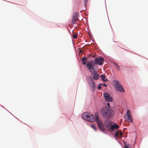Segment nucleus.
Instances as JSON below:
<instances>
[{
    "instance_id": "5701e85b",
    "label": "nucleus",
    "mask_w": 148,
    "mask_h": 148,
    "mask_svg": "<svg viewBox=\"0 0 148 148\" xmlns=\"http://www.w3.org/2000/svg\"><path fill=\"white\" fill-rule=\"evenodd\" d=\"M107 105L108 106V108H110V103H107Z\"/></svg>"
},
{
    "instance_id": "9d476101",
    "label": "nucleus",
    "mask_w": 148,
    "mask_h": 148,
    "mask_svg": "<svg viewBox=\"0 0 148 148\" xmlns=\"http://www.w3.org/2000/svg\"><path fill=\"white\" fill-rule=\"evenodd\" d=\"M119 127V126L118 124H115L114 125H111V127L109 128V130L111 131H112L114 130L117 129Z\"/></svg>"
},
{
    "instance_id": "2eb2a0df",
    "label": "nucleus",
    "mask_w": 148,
    "mask_h": 148,
    "mask_svg": "<svg viewBox=\"0 0 148 148\" xmlns=\"http://www.w3.org/2000/svg\"><path fill=\"white\" fill-rule=\"evenodd\" d=\"M86 60L87 59L86 57H84L82 59V64L84 65L86 64Z\"/></svg>"
},
{
    "instance_id": "6e6552de",
    "label": "nucleus",
    "mask_w": 148,
    "mask_h": 148,
    "mask_svg": "<svg viewBox=\"0 0 148 148\" xmlns=\"http://www.w3.org/2000/svg\"><path fill=\"white\" fill-rule=\"evenodd\" d=\"M103 58L101 57L95 59L94 63L95 64H98L99 65H102L103 63Z\"/></svg>"
},
{
    "instance_id": "a211bd4d",
    "label": "nucleus",
    "mask_w": 148,
    "mask_h": 148,
    "mask_svg": "<svg viewBox=\"0 0 148 148\" xmlns=\"http://www.w3.org/2000/svg\"><path fill=\"white\" fill-rule=\"evenodd\" d=\"M125 145L124 148H131V145L129 144H127L126 143H125Z\"/></svg>"
},
{
    "instance_id": "1a4fd4ad",
    "label": "nucleus",
    "mask_w": 148,
    "mask_h": 148,
    "mask_svg": "<svg viewBox=\"0 0 148 148\" xmlns=\"http://www.w3.org/2000/svg\"><path fill=\"white\" fill-rule=\"evenodd\" d=\"M91 74L93 75L92 76L93 78L95 80H97L99 77V75L97 74V72L96 71H94Z\"/></svg>"
},
{
    "instance_id": "f257e3e1",
    "label": "nucleus",
    "mask_w": 148,
    "mask_h": 148,
    "mask_svg": "<svg viewBox=\"0 0 148 148\" xmlns=\"http://www.w3.org/2000/svg\"><path fill=\"white\" fill-rule=\"evenodd\" d=\"M99 112L102 116L106 119H110L114 114L112 109L106 106L102 107L100 109Z\"/></svg>"
},
{
    "instance_id": "aec40b11",
    "label": "nucleus",
    "mask_w": 148,
    "mask_h": 148,
    "mask_svg": "<svg viewBox=\"0 0 148 148\" xmlns=\"http://www.w3.org/2000/svg\"><path fill=\"white\" fill-rule=\"evenodd\" d=\"M91 127L93 128L95 130H96V128L95 127V126L94 125H91Z\"/></svg>"
},
{
    "instance_id": "393cba45",
    "label": "nucleus",
    "mask_w": 148,
    "mask_h": 148,
    "mask_svg": "<svg viewBox=\"0 0 148 148\" xmlns=\"http://www.w3.org/2000/svg\"><path fill=\"white\" fill-rule=\"evenodd\" d=\"M84 2L86 4V3L87 2V0H84Z\"/></svg>"
},
{
    "instance_id": "4be33fe9",
    "label": "nucleus",
    "mask_w": 148,
    "mask_h": 148,
    "mask_svg": "<svg viewBox=\"0 0 148 148\" xmlns=\"http://www.w3.org/2000/svg\"><path fill=\"white\" fill-rule=\"evenodd\" d=\"M101 85H102L101 84H100L99 85V86L98 87V89H101L102 88L101 86Z\"/></svg>"
},
{
    "instance_id": "ddd939ff",
    "label": "nucleus",
    "mask_w": 148,
    "mask_h": 148,
    "mask_svg": "<svg viewBox=\"0 0 148 148\" xmlns=\"http://www.w3.org/2000/svg\"><path fill=\"white\" fill-rule=\"evenodd\" d=\"M126 114L127 116V118L129 120V121L132 122L133 121V119L131 115L130 111L129 110H127Z\"/></svg>"
},
{
    "instance_id": "7ed1b4c3",
    "label": "nucleus",
    "mask_w": 148,
    "mask_h": 148,
    "mask_svg": "<svg viewBox=\"0 0 148 148\" xmlns=\"http://www.w3.org/2000/svg\"><path fill=\"white\" fill-rule=\"evenodd\" d=\"M115 82L114 87L116 90L117 91L122 92H124V90L123 87L119 84L118 80H114Z\"/></svg>"
},
{
    "instance_id": "6ab92c4d",
    "label": "nucleus",
    "mask_w": 148,
    "mask_h": 148,
    "mask_svg": "<svg viewBox=\"0 0 148 148\" xmlns=\"http://www.w3.org/2000/svg\"><path fill=\"white\" fill-rule=\"evenodd\" d=\"M114 64L115 65V68L116 69L118 70H119L120 69V67L115 63Z\"/></svg>"
},
{
    "instance_id": "f3484780",
    "label": "nucleus",
    "mask_w": 148,
    "mask_h": 148,
    "mask_svg": "<svg viewBox=\"0 0 148 148\" xmlns=\"http://www.w3.org/2000/svg\"><path fill=\"white\" fill-rule=\"evenodd\" d=\"M100 77H101V78L102 79V80L103 81H104V82H106V81L108 80L107 79V78H106L105 79L106 77H105V75H101Z\"/></svg>"
},
{
    "instance_id": "a878e982",
    "label": "nucleus",
    "mask_w": 148,
    "mask_h": 148,
    "mask_svg": "<svg viewBox=\"0 0 148 148\" xmlns=\"http://www.w3.org/2000/svg\"><path fill=\"white\" fill-rule=\"evenodd\" d=\"M91 56V54H88V55H87V56L88 57L90 56Z\"/></svg>"
},
{
    "instance_id": "39448f33",
    "label": "nucleus",
    "mask_w": 148,
    "mask_h": 148,
    "mask_svg": "<svg viewBox=\"0 0 148 148\" xmlns=\"http://www.w3.org/2000/svg\"><path fill=\"white\" fill-rule=\"evenodd\" d=\"M96 121L97 122L99 128L101 131L103 132L104 131V126L103 122L100 119L95 120V121Z\"/></svg>"
},
{
    "instance_id": "0eeeda50",
    "label": "nucleus",
    "mask_w": 148,
    "mask_h": 148,
    "mask_svg": "<svg viewBox=\"0 0 148 148\" xmlns=\"http://www.w3.org/2000/svg\"><path fill=\"white\" fill-rule=\"evenodd\" d=\"M103 96L105 98V100L108 102H111L113 100V99L110 95L107 92H105L103 94Z\"/></svg>"
},
{
    "instance_id": "dca6fc26",
    "label": "nucleus",
    "mask_w": 148,
    "mask_h": 148,
    "mask_svg": "<svg viewBox=\"0 0 148 148\" xmlns=\"http://www.w3.org/2000/svg\"><path fill=\"white\" fill-rule=\"evenodd\" d=\"M95 118H94V119H95L94 121H95V120H96L97 119H100L99 118V117H98L99 114H98V112H96L95 113Z\"/></svg>"
},
{
    "instance_id": "f03ea898",
    "label": "nucleus",
    "mask_w": 148,
    "mask_h": 148,
    "mask_svg": "<svg viewBox=\"0 0 148 148\" xmlns=\"http://www.w3.org/2000/svg\"><path fill=\"white\" fill-rule=\"evenodd\" d=\"M82 118L86 121L92 122L95 121V116L90 113L84 112L82 115Z\"/></svg>"
},
{
    "instance_id": "b1692460",
    "label": "nucleus",
    "mask_w": 148,
    "mask_h": 148,
    "mask_svg": "<svg viewBox=\"0 0 148 148\" xmlns=\"http://www.w3.org/2000/svg\"><path fill=\"white\" fill-rule=\"evenodd\" d=\"M103 86H104L106 87L107 86V85L105 84H103Z\"/></svg>"
},
{
    "instance_id": "20e7f679",
    "label": "nucleus",
    "mask_w": 148,
    "mask_h": 148,
    "mask_svg": "<svg viewBox=\"0 0 148 148\" xmlns=\"http://www.w3.org/2000/svg\"><path fill=\"white\" fill-rule=\"evenodd\" d=\"M95 64L93 61L90 62H88L86 64V66L87 68L91 74H92L93 72L94 71H95L94 68V67L95 66Z\"/></svg>"
},
{
    "instance_id": "9b49d317",
    "label": "nucleus",
    "mask_w": 148,
    "mask_h": 148,
    "mask_svg": "<svg viewBox=\"0 0 148 148\" xmlns=\"http://www.w3.org/2000/svg\"><path fill=\"white\" fill-rule=\"evenodd\" d=\"M112 124V122L110 120H106L105 121L104 125L108 130H109V128L111 127Z\"/></svg>"
},
{
    "instance_id": "f8f14e48",
    "label": "nucleus",
    "mask_w": 148,
    "mask_h": 148,
    "mask_svg": "<svg viewBox=\"0 0 148 148\" xmlns=\"http://www.w3.org/2000/svg\"><path fill=\"white\" fill-rule=\"evenodd\" d=\"M123 133L120 130H118L115 133V136L116 137L121 138L122 137Z\"/></svg>"
},
{
    "instance_id": "412c9836",
    "label": "nucleus",
    "mask_w": 148,
    "mask_h": 148,
    "mask_svg": "<svg viewBox=\"0 0 148 148\" xmlns=\"http://www.w3.org/2000/svg\"><path fill=\"white\" fill-rule=\"evenodd\" d=\"M73 38H74V39H77V34H74L73 35Z\"/></svg>"
},
{
    "instance_id": "4468645a",
    "label": "nucleus",
    "mask_w": 148,
    "mask_h": 148,
    "mask_svg": "<svg viewBox=\"0 0 148 148\" xmlns=\"http://www.w3.org/2000/svg\"><path fill=\"white\" fill-rule=\"evenodd\" d=\"M91 82H92L90 84V85L92 90L94 91L95 88V81L93 80H91Z\"/></svg>"
},
{
    "instance_id": "423d86ee",
    "label": "nucleus",
    "mask_w": 148,
    "mask_h": 148,
    "mask_svg": "<svg viewBox=\"0 0 148 148\" xmlns=\"http://www.w3.org/2000/svg\"><path fill=\"white\" fill-rule=\"evenodd\" d=\"M78 13L77 12H75L73 14L71 21V23L73 24H75V22L78 20Z\"/></svg>"
}]
</instances>
